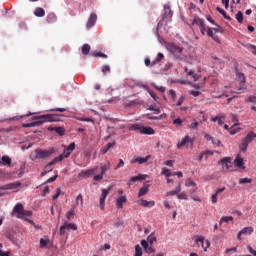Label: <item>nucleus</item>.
I'll list each match as a JSON object with an SVG mask.
<instances>
[{"label": "nucleus", "mask_w": 256, "mask_h": 256, "mask_svg": "<svg viewBox=\"0 0 256 256\" xmlns=\"http://www.w3.org/2000/svg\"><path fill=\"white\" fill-rule=\"evenodd\" d=\"M53 153H55L54 147H51L48 150H43L41 148H37L35 151H33L30 154V159L32 161H37V159H47V158L51 157V155H53Z\"/></svg>", "instance_id": "f257e3e1"}, {"label": "nucleus", "mask_w": 256, "mask_h": 256, "mask_svg": "<svg viewBox=\"0 0 256 256\" xmlns=\"http://www.w3.org/2000/svg\"><path fill=\"white\" fill-rule=\"evenodd\" d=\"M166 49L174 55L177 61H183V57H181V53H183V48L179 47L175 43H168Z\"/></svg>", "instance_id": "f03ea898"}, {"label": "nucleus", "mask_w": 256, "mask_h": 256, "mask_svg": "<svg viewBox=\"0 0 256 256\" xmlns=\"http://www.w3.org/2000/svg\"><path fill=\"white\" fill-rule=\"evenodd\" d=\"M45 121H49V123H53L57 120L55 119V116H53L52 114H44V115L33 117V122L35 124V127H37V125H43Z\"/></svg>", "instance_id": "7ed1b4c3"}, {"label": "nucleus", "mask_w": 256, "mask_h": 256, "mask_svg": "<svg viewBox=\"0 0 256 256\" xmlns=\"http://www.w3.org/2000/svg\"><path fill=\"white\" fill-rule=\"evenodd\" d=\"M254 139H256V133L255 132H249L245 139L240 144V151L245 153L247 151V148L249 147V143H253Z\"/></svg>", "instance_id": "20e7f679"}, {"label": "nucleus", "mask_w": 256, "mask_h": 256, "mask_svg": "<svg viewBox=\"0 0 256 256\" xmlns=\"http://www.w3.org/2000/svg\"><path fill=\"white\" fill-rule=\"evenodd\" d=\"M131 131H140L142 135H155V130L151 127L141 126L140 124H134L130 127Z\"/></svg>", "instance_id": "39448f33"}, {"label": "nucleus", "mask_w": 256, "mask_h": 256, "mask_svg": "<svg viewBox=\"0 0 256 256\" xmlns=\"http://www.w3.org/2000/svg\"><path fill=\"white\" fill-rule=\"evenodd\" d=\"M171 17H173V11L171 10V6L169 4H165L162 21L158 23L157 31H159V29H161V27H163V21H165V19H171Z\"/></svg>", "instance_id": "423d86ee"}, {"label": "nucleus", "mask_w": 256, "mask_h": 256, "mask_svg": "<svg viewBox=\"0 0 256 256\" xmlns=\"http://www.w3.org/2000/svg\"><path fill=\"white\" fill-rule=\"evenodd\" d=\"M195 243L198 245V247L199 245H201L204 251H207V249L211 247V242L209 240H206L203 236H196Z\"/></svg>", "instance_id": "0eeeda50"}, {"label": "nucleus", "mask_w": 256, "mask_h": 256, "mask_svg": "<svg viewBox=\"0 0 256 256\" xmlns=\"http://www.w3.org/2000/svg\"><path fill=\"white\" fill-rule=\"evenodd\" d=\"M111 191V188L102 189V193L100 195V209L103 211L105 209V200L107 199V195H109V192Z\"/></svg>", "instance_id": "6e6552de"}, {"label": "nucleus", "mask_w": 256, "mask_h": 256, "mask_svg": "<svg viewBox=\"0 0 256 256\" xmlns=\"http://www.w3.org/2000/svg\"><path fill=\"white\" fill-rule=\"evenodd\" d=\"M219 165H222L224 171L231 169V157H224L219 161Z\"/></svg>", "instance_id": "1a4fd4ad"}, {"label": "nucleus", "mask_w": 256, "mask_h": 256, "mask_svg": "<svg viewBox=\"0 0 256 256\" xmlns=\"http://www.w3.org/2000/svg\"><path fill=\"white\" fill-rule=\"evenodd\" d=\"M18 187H21V183L19 182H13V183H9L3 186H0V189L2 191H9L11 189H17Z\"/></svg>", "instance_id": "9d476101"}, {"label": "nucleus", "mask_w": 256, "mask_h": 256, "mask_svg": "<svg viewBox=\"0 0 256 256\" xmlns=\"http://www.w3.org/2000/svg\"><path fill=\"white\" fill-rule=\"evenodd\" d=\"M24 210H25V209L23 208V204H21V203L16 204V205L14 206V208H13V212H14V213H17L16 217H17L18 219L23 218V211H24Z\"/></svg>", "instance_id": "9b49d317"}, {"label": "nucleus", "mask_w": 256, "mask_h": 256, "mask_svg": "<svg viewBox=\"0 0 256 256\" xmlns=\"http://www.w3.org/2000/svg\"><path fill=\"white\" fill-rule=\"evenodd\" d=\"M185 145H193V139L186 136L185 138H182L180 142H178L177 147L178 149H181V147H185Z\"/></svg>", "instance_id": "f8f14e48"}, {"label": "nucleus", "mask_w": 256, "mask_h": 256, "mask_svg": "<svg viewBox=\"0 0 256 256\" xmlns=\"http://www.w3.org/2000/svg\"><path fill=\"white\" fill-rule=\"evenodd\" d=\"M253 231V227H245L238 232L237 239L241 240V235H251Z\"/></svg>", "instance_id": "ddd939ff"}, {"label": "nucleus", "mask_w": 256, "mask_h": 256, "mask_svg": "<svg viewBox=\"0 0 256 256\" xmlns=\"http://www.w3.org/2000/svg\"><path fill=\"white\" fill-rule=\"evenodd\" d=\"M147 179V175L139 174L138 176H134L128 182V186L131 187V183H137V181H145Z\"/></svg>", "instance_id": "4468645a"}, {"label": "nucleus", "mask_w": 256, "mask_h": 256, "mask_svg": "<svg viewBox=\"0 0 256 256\" xmlns=\"http://www.w3.org/2000/svg\"><path fill=\"white\" fill-rule=\"evenodd\" d=\"M97 23V14L92 13L88 19V22L86 24L87 29H91Z\"/></svg>", "instance_id": "2eb2a0df"}, {"label": "nucleus", "mask_w": 256, "mask_h": 256, "mask_svg": "<svg viewBox=\"0 0 256 256\" xmlns=\"http://www.w3.org/2000/svg\"><path fill=\"white\" fill-rule=\"evenodd\" d=\"M151 159V155H148L146 157H137L131 160V163H139V165H143V163H147Z\"/></svg>", "instance_id": "dca6fc26"}, {"label": "nucleus", "mask_w": 256, "mask_h": 256, "mask_svg": "<svg viewBox=\"0 0 256 256\" xmlns=\"http://www.w3.org/2000/svg\"><path fill=\"white\" fill-rule=\"evenodd\" d=\"M73 151H75V142H72L68 147H65L63 152L64 157H69Z\"/></svg>", "instance_id": "f3484780"}, {"label": "nucleus", "mask_w": 256, "mask_h": 256, "mask_svg": "<svg viewBox=\"0 0 256 256\" xmlns=\"http://www.w3.org/2000/svg\"><path fill=\"white\" fill-rule=\"evenodd\" d=\"M11 163H12L11 157L7 155H4L1 157L0 165H3L4 167H11Z\"/></svg>", "instance_id": "a211bd4d"}, {"label": "nucleus", "mask_w": 256, "mask_h": 256, "mask_svg": "<svg viewBox=\"0 0 256 256\" xmlns=\"http://www.w3.org/2000/svg\"><path fill=\"white\" fill-rule=\"evenodd\" d=\"M95 171H97V168L83 170L81 173L78 174V177H91V175L95 174Z\"/></svg>", "instance_id": "6ab92c4d"}, {"label": "nucleus", "mask_w": 256, "mask_h": 256, "mask_svg": "<svg viewBox=\"0 0 256 256\" xmlns=\"http://www.w3.org/2000/svg\"><path fill=\"white\" fill-rule=\"evenodd\" d=\"M138 205L142 207H155V201H147L145 199L138 200Z\"/></svg>", "instance_id": "aec40b11"}, {"label": "nucleus", "mask_w": 256, "mask_h": 256, "mask_svg": "<svg viewBox=\"0 0 256 256\" xmlns=\"http://www.w3.org/2000/svg\"><path fill=\"white\" fill-rule=\"evenodd\" d=\"M32 215H33V212L31 210H23L22 218L20 219H24L25 221H28V223H33L31 219L27 218V217H31Z\"/></svg>", "instance_id": "412c9836"}, {"label": "nucleus", "mask_w": 256, "mask_h": 256, "mask_svg": "<svg viewBox=\"0 0 256 256\" xmlns=\"http://www.w3.org/2000/svg\"><path fill=\"white\" fill-rule=\"evenodd\" d=\"M123 203H127V197L126 196H121L120 198L117 199L116 207L118 209H123Z\"/></svg>", "instance_id": "4be33fe9"}, {"label": "nucleus", "mask_w": 256, "mask_h": 256, "mask_svg": "<svg viewBox=\"0 0 256 256\" xmlns=\"http://www.w3.org/2000/svg\"><path fill=\"white\" fill-rule=\"evenodd\" d=\"M116 142H109L104 148H102L101 153L102 155H106V153L109 151V149H113L115 147Z\"/></svg>", "instance_id": "5701e85b"}, {"label": "nucleus", "mask_w": 256, "mask_h": 256, "mask_svg": "<svg viewBox=\"0 0 256 256\" xmlns=\"http://www.w3.org/2000/svg\"><path fill=\"white\" fill-rule=\"evenodd\" d=\"M47 23H57V15L55 13H49L46 18Z\"/></svg>", "instance_id": "b1692460"}, {"label": "nucleus", "mask_w": 256, "mask_h": 256, "mask_svg": "<svg viewBox=\"0 0 256 256\" xmlns=\"http://www.w3.org/2000/svg\"><path fill=\"white\" fill-rule=\"evenodd\" d=\"M64 157H65L64 154H60L58 157L54 158L50 163H48L47 167H53V165H55V163H57L59 161H63Z\"/></svg>", "instance_id": "393cba45"}, {"label": "nucleus", "mask_w": 256, "mask_h": 256, "mask_svg": "<svg viewBox=\"0 0 256 256\" xmlns=\"http://www.w3.org/2000/svg\"><path fill=\"white\" fill-rule=\"evenodd\" d=\"M234 165L235 167H239L240 169H245V162L243 161V158H236L234 160Z\"/></svg>", "instance_id": "a878e982"}, {"label": "nucleus", "mask_w": 256, "mask_h": 256, "mask_svg": "<svg viewBox=\"0 0 256 256\" xmlns=\"http://www.w3.org/2000/svg\"><path fill=\"white\" fill-rule=\"evenodd\" d=\"M34 15L36 17H45V9L41 8V7H37L34 10Z\"/></svg>", "instance_id": "bb28decb"}, {"label": "nucleus", "mask_w": 256, "mask_h": 256, "mask_svg": "<svg viewBox=\"0 0 256 256\" xmlns=\"http://www.w3.org/2000/svg\"><path fill=\"white\" fill-rule=\"evenodd\" d=\"M149 193V185H145L142 188H140L138 197H143V195H147Z\"/></svg>", "instance_id": "cd10ccee"}, {"label": "nucleus", "mask_w": 256, "mask_h": 256, "mask_svg": "<svg viewBox=\"0 0 256 256\" xmlns=\"http://www.w3.org/2000/svg\"><path fill=\"white\" fill-rule=\"evenodd\" d=\"M181 193V185H178L175 190L169 191L166 193L167 197L173 196V195H179Z\"/></svg>", "instance_id": "c85d7f7f"}, {"label": "nucleus", "mask_w": 256, "mask_h": 256, "mask_svg": "<svg viewBox=\"0 0 256 256\" xmlns=\"http://www.w3.org/2000/svg\"><path fill=\"white\" fill-rule=\"evenodd\" d=\"M206 33H207L208 37H212V39L214 41L219 42V38L213 36V34L215 33V30H213V28L207 27V32Z\"/></svg>", "instance_id": "c756f323"}, {"label": "nucleus", "mask_w": 256, "mask_h": 256, "mask_svg": "<svg viewBox=\"0 0 256 256\" xmlns=\"http://www.w3.org/2000/svg\"><path fill=\"white\" fill-rule=\"evenodd\" d=\"M236 76L238 81H240L241 85H245V81H246L245 74L240 73L239 71H236Z\"/></svg>", "instance_id": "7c9ffc66"}, {"label": "nucleus", "mask_w": 256, "mask_h": 256, "mask_svg": "<svg viewBox=\"0 0 256 256\" xmlns=\"http://www.w3.org/2000/svg\"><path fill=\"white\" fill-rule=\"evenodd\" d=\"M192 25H198V27H203V25H205V23L203 22V19H201L199 17H195L192 21Z\"/></svg>", "instance_id": "2f4dec72"}, {"label": "nucleus", "mask_w": 256, "mask_h": 256, "mask_svg": "<svg viewBox=\"0 0 256 256\" xmlns=\"http://www.w3.org/2000/svg\"><path fill=\"white\" fill-rule=\"evenodd\" d=\"M89 51H91V46L89 44H84L82 46V55H89Z\"/></svg>", "instance_id": "473e14b6"}, {"label": "nucleus", "mask_w": 256, "mask_h": 256, "mask_svg": "<svg viewBox=\"0 0 256 256\" xmlns=\"http://www.w3.org/2000/svg\"><path fill=\"white\" fill-rule=\"evenodd\" d=\"M64 227H66V229H71L72 231H77V225L73 224V223H64Z\"/></svg>", "instance_id": "72a5a7b5"}, {"label": "nucleus", "mask_w": 256, "mask_h": 256, "mask_svg": "<svg viewBox=\"0 0 256 256\" xmlns=\"http://www.w3.org/2000/svg\"><path fill=\"white\" fill-rule=\"evenodd\" d=\"M229 221H233V216H223L220 219V225H223V223H229Z\"/></svg>", "instance_id": "f704fd0d"}, {"label": "nucleus", "mask_w": 256, "mask_h": 256, "mask_svg": "<svg viewBox=\"0 0 256 256\" xmlns=\"http://www.w3.org/2000/svg\"><path fill=\"white\" fill-rule=\"evenodd\" d=\"M216 11H218L220 15H223L224 19H228V21H231V18L227 16V13L225 12V10L221 9L220 7H217Z\"/></svg>", "instance_id": "c9c22d12"}, {"label": "nucleus", "mask_w": 256, "mask_h": 256, "mask_svg": "<svg viewBox=\"0 0 256 256\" xmlns=\"http://www.w3.org/2000/svg\"><path fill=\"white\" fill-rule=\"evenodd\" d=\"M147 242H148L149 245H153V243L157 242V237L153 236V233H151L147 237Z\"/></svg>", "instance_id": "e433bc0d"}, {"label": "nucleus", "mask_w": 256, "mask_h": 256, "mask_svg": "<svg viewBox=\"0 0 256 256\" xmlns=\"http://www.w3.org/2000/svg\"><path fill=\"white\" fill-rule=\"evenodd\" d=\"M73 217H75V210L72 208L66 213V219H68V221H71Z\"/></svg>", "instance_id": "4c0bfd02"}, {"label": "nucleus", "mask_w": 256, "mask_h": 256, "mask_svg": "<svg viewBox=\"0 0 256 256\" xmlns=\"http://www.w3.org/2000/svg\"><path fill=\"white\" fill-rule=\"evenodd\" d=\"M55 133H57V135H60V137H63V135H65V128L55 127Z\"/></svg>", "instance_id": "58836bf2"}, {"label": "nucleus", "mask_w": 256, "mask_h": 256, "mask_svg": "<svg viewBox=\"0 0 256 256\" xmlns=\"http://www.w3.org/2000/svg\"><path fill=\"white\" fill-rule=\"evenodd\" d=\"M143 255V249L140 245L135 246V255L134 256H142Z\"/></svg>", "instance_id": "ea45409f"}, {"label": "nucleus", "mask_w": 256, "mask_h": 256, "mask_svg": "<svg viewBox=\"0 0 256 256\" xmlns=\"http://www.w3.org/2000/svg\"><path fill=\"white\" fill-rule=\"evenodd\" d=\"M253 182V179L251 178H240L238 183L240 185H244L245 183H252Z\"/></svg>", "instance_id": "a19ab883"}, {"label": "nucleus", "mask_w": 256, "mask_h": 256, "mask_svg": "<svg viewBox=\"0 0 256 256\" xmlns=\"http://www.w3.org/2000/svg\"><path fill=\"white\" fill-rule=\"evenodd\" d=\"M231 119L234 123L233 127H237V125H239V119L237 118V115L231 114Z\"/></svg>", "instance_id": "79ce46f5"}, {"label": "nucleus", "mask_w": 256, "mask_h": 256, "mask_svg": "<svg viewBox=\"0 0 256 256\" xmlns=\"http://www.w3.org/2000/svg\"><path fill=\"white\" fill-rule=\"evenodd\" d=\"M236 20L238 21V23H243V12L238 11V13L236 14Z\"/></svg>", "instance_id": "37998d69"}, {"label": "nucleus", "mask_w": 256, "mask_h": 256, "mask_svg": "<svg viewBox=\"0 0 256 256\" xmlns=\"http://www.w3.org/2000/svg\"><path fill=\"white\" fill-rule=\"evenodd\" d=\"M186 187H197V183H195V181H193L192 179H188L186 181Z\"/></svg>", "instance_id": "c03bdc74"}, {"label": "nucleus", "mask_w": 256, "mask_h": 256, "mask_svg": "<svg viewBox=\"0 0 256 256\" xmlns=\"http://www.w3.org/2000/svg\"><path fill=\"white\" fill-rule=\"evenodd\" d=\"M47 243H49V240H45L43 238L40 239V248L45 249L47 247Z\"/></svg>", "instance_id": "a18cd8bd"}, {"label": "nucleus", "mask_w": 256, "mask_h": 256, "mask_svg": "<svg viewBox=\"0 0 256 256\" xmlns=\"http://www.w3.org/2000/svg\"><path fill=\"white\" fill-rule=\"evenodd\" d=\"M161 174L165 177H171V171L168 168H163Z\"/></svg>", "instance_id": "49530a36"}, {"label": "nucleus", "mask_w": 256, "mask_h": 256, "mask_svg": "<svg viewBox=\"0 0 256 256\" xmlns=\"http://www.w3.org/2000/svg\"><path fill=\"white\" fill-rule=\"evenodd\" d=\"M247 49H249L251 51V53H253V55H256V46L255 45L248 44Z\"/></svg>", "instance_id": "de8ad7c7"}, {"label": "nucleus", "mask_w": 256, "mask_h": 256, "mask_svg": "<svg viewBox=\"0 0 256 256\" xmlns=\"http://www.w3.org/2000/svg\"><path fill=\"white\" fill-rule=\"evenodd\" d=\"M173 124L177 127H181V125L183 124V120L181 118H177L173 121Z\"/></svg>", "instance_id": "09e8293b"}, {"label": "nucleus", "mask_w": 256, "mask_h": 256, "mask_svg": "<svg viewBox=\"0 0 256 256\" xmlns=\"http://www.w3.org/2000/svg\"><path fill=\"white\" fill-rule=\"evenodd\" d=\"M59 195H61V188L56 189V193L52 197L53 201H55V199H58Z\"/></svg>", "instance_id": "8fccbe9b"}, {"label": "nucleus", "mask_w": 256, "mask_h": 256, "mask_svg": "<svg viewBox=\"0 0 256 256\" xmlns=\"http://www.w3.org/2000/svg\"><path fill=\"white\" fill-rule=\"evenodd\" d=\"M189 129L197 130L199 127V122H193L192 124L188 125Z\"/></svg>", "instance_id": "3c124183"}, {"label": "nucleus", "mask_w": 256, "mask_h": 256, "mask_svg": "<svg viewBox=\"0 0 256 256\" xmlns=\"http://www.w3.org/2000/svg\"><path fill=\"white\" fill-rule=\"evenodd\" d=\"M102 73H111V67L109 65L103 66Z\"/></svg>", "instance_id": "603ef678"}, {"label": "nucleus", "mask_w": 256, "mask_h": 256, "mask_svg": "<svg viewBox=\"0 0 256 256\" xmlns=\"http://www.w3.org/2000/svg\"><path fill=\"white\" fill-rule=\"evenodd\" d=\"M216 26V28H212L214 30V33H223V28L220 27L217 24H214Z\"/></svg>", "instance_id": "864d4df0"}, {"label": "nucleus", "mask_w": 256, "mask_h": 256, "mask_svg": "<svg viewBox=\"0 0 256 256\" xmlns=\"http://www.w3.org/2000/svg\"><path fill=\"white\" fill-rule=\"evenodd\" d=\"M24 173H25V164H22L20 166V172L18 174V177H23Z\"/></svg>", "instance_id": "5fc2aeb1"}, {"label": "nucleus", "mask_w": 256, "mask_h": 256, "mask_svg": "<svg viewBox=\"0 0 256 256\" xmlns=\"http://www.w3.org/2000/svg\"><path fill=\"white\" fill-rule=\"evenodd\" d=\"M121 167H125V161H123V159L119 160L118 165L115 167V170L117 169H121Z\"/></svg>", "instance_id": "6e6d98bb"}, {"label": "nucleus", "mask_w": 256, "mask_h": 256, "mask_svg": "<svg viewBox=\"0 0 256 256\" xmlns=\"http://www.w3.org/2000/svg\"><path fill=\"white\" fill-rule=\"evenodd\" d=\"M148 93L152 97V99H154V101H157V99H159V97H157V94H155L153 90H148Z\"/></svg>", "instance_id": "4d7b16f0"}, {"label": "nucleus", "mask_w": 256, "mask_h": 256, "mask_svg": "<svg viewBox=\"0 0 256 256\" xmlns=\"http://www.w3.org/2000/svg\"><path fill=\"white\" fill-rule=\"evenodd\" d=\"M145 251L146 253H155V248H153L151 244H149Z\"/></svg>", "instance_id": "13d9d810"}, {"label": "nucleus", "mask_w": 256, "mask_h": 256, "mask_svg": "<svg viewBox=\"0 0 256 256\" xmlns=\"http://www.w3.org/2000/svg\"><path fill=\"white\" fill-rule=\"evenodd\" d=\"M141 245L143 249L146 250L147 247H149V242L147 240H141Z\"/></svg>", "instance_id": "bf43d9fd"}, {"label": "nucleus", "mask_w": 256, "mask_h": 256, "mask_svg": "<svg viewBox=\"0 0 256 256\" xmlns=\"http://www.w3.org/2000/svg\"><path fill=\"white\" fill-rule=\"evenodd\" d=\"M94 57H103L104 59H107V55L103 54L102 52L94 53Z\"/></svg>", "instance_id": "052dcab7"}, {"label": "nucleus", "mask_w": 256, "mask_h": 256, "mask_svg": "<svg viewBox=\"0 0 256 256\" xmlns=\"http://www.w3.org/2000/svg\"><path fill=\"white\" fill-rule=\"evenodd\" d=\"M108 169H109V166L103 165V166L101 167V173H100V174L103 175L104 173H107Z\"/></svg>", "instance_id": "680f3d73"}, {"label": "nucleus", "mask_w": 256, "mask_h": 256, "mask_svg": "<svg viewBox=\"0 0 256 256\" xmlns=\"http://www.w3.org/2000/svg\"><path fill=\"white\" fill-rule=\"evenodd\" d=\"M35 123L34 122H31V123H27V124H22V127H24V128H29V127H35Z\"/></svg>", "instance_id": "e2e57ef3"}, {"label": "nucleus", "mask_w": 256, "mask_h": 256, "mask_svg": "<svg viewBox=\"0 0 256 256\" xmlns=\"http://www.w3.org/2000/svg\"><path fill=\"white\" fill-rule=\"evenodd\" d=\"M247 250H248V252H249L251 255L256 256V251H255L251 246H248V247H247Z\"/></svg>", "instance_id": "0e129e2a"}, {"label": "nucleus", "mask_w": 256, "mask_h": 256, "mask_svg": "<svg viewBox=\"0 0 256 256\" xmlns=\"http://www.w3.org/2000/svg\"><path fill=\"white\" fill-rule=\"evenodd\" d=\"M178 199H184V200H187V194H185L184 192L178 194Z\"/></svg>", "instance_id": "69168bd1"}, {"label": "nucleus", "mask_w": 256, "mask_h": 256, "mask_svg": "<svg viewBox=\"0 0 256 256\" xmlns=\"http://www.w3.org/2000/svg\"><path fill=\"white\" fill-rule=\"evenodd\" d=\"M248 101H249L250 103H255V105H256V96H250V97H248Z\"/></svg>", "instance_id": "338daca9"}, {"label": "nucleus", "mask_w": 256, "mask_h": 256, "mask_svg": "<svg viewBox=\"0 0 256 256\" xmlns=\"http://www.w3.org/2000/svg\"><path fill=\"white\" fill-rule=\"evenodd\" d=\"M101 179H103L102 174H98V175L94 176V181H101Z\"/></svg>", "instance_id": "774afa93"}]
</instances>
